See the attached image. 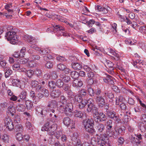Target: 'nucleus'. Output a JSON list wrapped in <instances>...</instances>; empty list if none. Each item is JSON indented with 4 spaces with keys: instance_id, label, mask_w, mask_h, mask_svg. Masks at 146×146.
Instances as JSON below:
<instances>
[{
    "instance_id": "5",
    "label": "nucleus",
    "mask_w": 146,
    "mask_h": 146,
    "mask_svg": "<svg viewBox=\"0 0 146 146\" xmlns=\"http://www.w3.org/2000/svg\"><path fill=\"white\" fill-rule=\"evenodd\" d=\"M99 145L101 146H110V141L107 138H100L98 141Z\"/></svg>"
},
{
    "instance_id": "27",
    "label": "nucleus",
    "mask_w": 146,
    "mask_h": 146,
    "mask_svg": "<svg viewBox=\"0 0 146 146\" xmlns=\"http://www.w3.org/2000/svg\"><path fill=\"white\" fill-rule=\"evenodd\" d=\"M105 97H108L109 98L111 99L114 97V95L111 92L109 91H105L104 93Z\"/></svg>"
},
{
    "instance_id": "37",
    "label": "nucleus",
    "mask_w": 146,
    "mask_h": 146,
    "mask_svg": "<svg viewBox=\"0 0 146 146\" xmlns=\"http://www.w3.org/2000/svg\"><path fill=\"white\" fill-rule=\"evenodd\" d=\"M106 134L109 137H111L113 135V132L111 128L107 129Z\"/></svg>"
},
{
    "instance_id": "42",
    "label": "nucleus",
    "mask_w": 146,
    "mask_h": 146,
    "mask_svg": "<svg viewBox=\"0 0 146 146\" xmlns=\"http://www.w3.org/2000/svg\"><path fill=\"white\" fill-rule=\"evenodd\" d=\"M75 116L76 117L81 118L83 115V114L81 111H76L75 112Z\"/></svg>"
},
{
    "instance_id": "64",
    "label": "nucleus",
    "mask_w": 146,
    "mask_h": 146,
    "mask_svg": "<svg viewBox=\"0 0 146 146\" xmlns=\"http://www.w3.org/2000/svg\"><path fill=\"white\" fill-rule=\"evenodd\" d=\"M31 38L29 39L28 42L31 44L35 43L36 40L35 38L31 36Z\"/></svg>"
},
{
    "instance_id": "52",
    "label": "nucleus",
    "mask_w": 146,
    "mask_h": 146,
    "mask_svg": "<svg viewBox=\"0 0 146 146\" xmlns=\"http://www.w3.org/2000/svg\"><path fill=\"white\" fill-rule=\"evenodd\" d=\"M16 139L19 141L23 139V136L20 133H18L16 135Z\"/></svg>"
},
{
    "instance_id": "12",
    "label": "nucleus",
    "mask_w": 146,
    "mask_h": 146,
    "mask_svg": "<svg viewBox=\"0 0 146 146\" xmlns=\"http://www.w3.org/2000/svg\"><path fill=\"white\" fill-rule=\"evenodd\" d=\"M98 108L92 103H90L88 105V107L87 109V111L88 112L93 113L94 111L97 109Z\"/></svg>"
},
{
    "instance_id": "62",
    "label": "nucleus",
    "mask_w": 146,
    "mask_h": 146,
    "mask_svg": "<svg viewBox=\"0 0 146 146\" xmlns=\"http://www.w3.org/2000/svg\"><path fill=\"white\" fill-rule=\"evenodd\" d=\"M137 63V68H139L140 67H142L144 65V63L141 60H139V62H138Z\"/></svg>"
},
{
    "instance_id": "24",
    "label": "nucleus",
    "mask_w": 146,
    "mask_h": 146,
    "mask_svg": "<svg viewBox=\"0 0 146 146\" xmlns=\"http://www.w3.org/2000/svg\"><path fill=\"white\" fill-rule=\"evenodd\" d=\"M26 107L28 110L31 109L33 107V104L31 101L29 100H25Z\"/></svg>"
},
{
    "instance_id": "39",
    "label": "nucleus",
    "mask_w": 146,
    "mask_h": 146,
    "mask_svg": "<svg viewBox=\"0 0 146 146\" xmlns=\"http://www.w3.org/2000/svg\"><path fill=\"white\" fill-rule=\"evenodd\" d=\"M48 86L50 88H54L56 87V83L53 81H49L48 82Z\"/></svg>"
},
{
    "instance_id": "19",
    "label": "nucleus",
    "mask_w": 146,
    "mask_h": 146,
    "mask_svg": "<svg viewBox=\"0 0 146 146\" xmlns=\"http://www.w3.org/2000/svg\"><path fill=\"white\" fill-rule=\"evenodd\" d=\"M72 66L73 69L76 70H80L82 67V64L78 63H75L72 64Z\"/></svg>"
},
{
    "instance_id": "55",
    "label": "nucleus",
    "mask_w": 146,
    "mask_h": 146,
    "mask_svg": "<svg viewBox=\"0 0 146 146\" xmlns=\"http://www.w3.org/2000/svg\"><path fill=\"white\" fill-rule=\"evenodd\" d=\"M55 19H58L59 21L63 22V17L58 15H54Z\"/></svg>"
},
{
    "instance_id": "43",
    "label": "nucleus",
    "mask_w": 146,
    "mask_h": 146,
    "mask_svg": "<svg viewBox=\"0 0 146 146\" xmlns=\"http://www.w3.org/2000/svg\"><path fill=\"white\" fill-rule=\"evenodd\" d=\"M125 42L127 44L133 45L134 44L135 42L131 39H129L125 40Z\"/></svg>"
},
{
    "instance_id": "28",
    "label": "nucleus",
    "mask_w": 146,
    "mask_h": 146,
    "mask_svg": "<svg viewBox=\"0 0 146 146\" xmlns=\"http://www.w3.org/2000/svg\"><path fill=\"white\" fill-rule=\"evenodd\" d=\"M106 112L107 115L109 117L111 118H113L115 117L116 118H117V116H115V112H112L109 110L107 111Z\"/></svg>"
},
{
    "instance_id": "10",
    "label": "nucleus",
    "mask_w": 146,
    "mask_h": 146,
    "mask_svg": "<svg viewBox=\"0 0 146 146\" xmlns=\"http://www.w3.org/2000/svg\"><path fill=\"white\" fill-rule=\"evenodd\" d=\"M65 114L67 115H72L73 113L72 110V105L71 103H68L66 108Z\"/></svg>"
},
{
    "instance_id": "48",
    "label": "nucleus",
    "mask_w": 146,
    "mask_h": 146,
    "mask_svg": "<svg viewBox=\"0 0 146 146\" xmlns=\"http://www.w3.org/2000/svg\"><path fill=\"white\" fill-rule=\"evenodd\" d=\"M38 82L36 81H32L31 84V86L33 88H35L38 85Z\"/></svg>"
},
{
    "instance_id": "9",
    "label": "nucleus",
    "mask_w": 146,
    "mask_h": 146,
    "mask_svg": "<svg viewBox=\"0 0 146 146\" xmlns=\"http://www.w3.org/2000/svg\"><path fill=\"white\" fill-rule=\"evenodd\" d=\"M53 27L54 28V30H56L57 31H60L62 32L60 34L61 36H68V34L67 33H64L63 32L64 31V28L60 25H54Z\"/></svg>"
},
{
    "instance_id": "16",
    "label": "nucleus",
    "mask_w": 146,
    "mask_h": 146,
    "mask_svg": "<svg viewBox=\"0 0 146 146\" xmlns=\"http://www.w3.org/2000/svg\"><path fill=\"white\" fill-rule=\"evenodd\" d=\"M82 85V81L78 79L74 80L73 82V86L74 87H80Z\"/></svg>"
},
{
    "instance_id": "54",
    "label": "nucleus",
    "mask_w": 146,
    "mask_h": 146,
    "mask_svg": "<svg viewBox=\"0 0 146 146\" xmlns=\"http://www.w3.org/2000/svg\"><path fill=\"white\" fill-rule=\"evenodd\" d=\"M60 76L61 78L64 79V80L65 82H68L70 80V78L69 76H63L61 74L60 75Z\"/></svg>"
},
{
    "instance_id": "23",
    "label": "nucleus",
    "mask_w": 146,
    "mask_h": 146,
    "mask_svg": "<svg viewBox=\"0 0 146 146\" xmlns=\"http://www.w3.org/2000/svg\"><path fill=\"white\" fill-rule=\"evenodd\" d=\"M56 85L58 88H61L63 87L64 85L63 81L60 79H58L57 80L56 82Z\"/></svg>"
},
{
    "instance_id": "4",
    "label": "nucleus",
    "mask_w": 146,
    "mask_h": 146,
    "mask_svg": "<svg viewBox=\"0 0 146 146\" xmlns=\"http://www.w3.org/2000/svg\"><path fill=\"white\" fill-rule=\"evenodd\" d=\"M4 122L5 126L9 130L11 131L14 129V125L10 117H5L4 119Z\"/></svg>"
},
{
    "instance_id": "34",
    "label": "nucleus",
    "mask_w": 146,
    "mask_h": 146,
    "mask_svg": "<svg viewBox=\"0 0 146 146\" xmlns=\"http://www.w3.org/2000/svg\"><path fill=\"white\" fill-rule=\"evenodd\" d=\"M26 48L25 47H23L21 49L20 53V57H23L25 55Z\"/></svg>"
},
{
    "instance_id": "8",
    "label": "nucleus",
    "mask_w": 146,
    "mask_h": 146,
    "mask_svg": "<svg viewBox=\"0 0 146 146\" xmlns=\"http://www.w3.org/2000/svg\"><path fill=\"white\" fill-rule=\"evenodd\" d=\"M27 93L26 91H23L19 96L18 97L20 99L18 100L17 101L19 102L24 103L26 99Z\"/></svg>"
},
{
    "instance_id": "1",
    "label": "nucleus",
    "mask_w": 146,
    "mask_h": 146,
    "mask_svg": "<svg viewBox=\"0 0 146 146\" xmlns=\"http://www.w3.org/2000/svg\"><path fill=\"white\" fill-rule=\"evenodd\" d=\"M57 128L56 124L52 122H47L42 127L41 130L42 131H47L48 134L50 135L54 134L56 138L58 139L60 137L62 134V132L59 131H56V132H54Z\"/></svg>"
},
{
    "instance_id": "57",
    "label": "nucleus",
    "mask_w": 146,
    "mask_h": 146,
    "mask_svg": "<svg viewBox=\"0 0 146 146\" xmlns=\"http://www.w3.org/2000/svg\"><path fill=\"white\" fill-rule=\"evenodd\" d=\"M88 91L90 95L91 96H94V92L93 89L91 88H89L88 89Z\"/></svg>"
},
{
    "instance_id": "25",
    "label": "nucleus",
    "mask_w": 146,
    "mask_h": 146,
    "mask_svg": "<svg viewBox=\"0 0 146 146\" xmlns=\"http://www.w3.org/2000/svg\"><path fill=\"white\" fill-rule=\"evenodd\" d=\"M21 103L18 105L17 107V110L19 111H23L25 109V106L23 104L24 103L21 102Z\"/></svg>"
},
{
    "instance_id": "40",
    "label": "nucleus",
    "mask_w": 146,
    "mask_h": 146,
    "mask_svg": "<svg viewBox=\"0 0 146 146\" xmlns=\"http://www.w3.org/2000/svg\"><path fill=\"white\" fill-rule=\"evenodd\" d=\"M57 67L59 70L64 71V69L66 68V66L63 64H60L58 65Z\"/></svg>"
},
{
    "instance_id": "31",
    "label": "nucleus",
    "mask_w": 146,
    "mask_h": 146,
    "mask_svg": "<svg viewBox=\"0 0 146 146\" xmlns=\"http://www.w3.org/2000/svg\"><path fill=\"white\" fill-rule=\"evenodd\" d=\"M12 83L13 86H19L20 85V81L17 79H15L12 80Z\"/></svg>"
},
{
    "instance_id": "38",
    "label": "nucleus",
    "mask_w": 146,
    "mask_h": 146,
    "mask_svg": "<svg viewBox=\"0 0 146 146\" xmlns=\"http://www.w3.org/2000/svg\"><path fill=\"white\" fill-rule=\"evenodd\" d=\"M70 75L72 78H76L78 77V73L76 71H74L71 72Z\"/></svg>"
},
{
    "instance_id": "61",
    "label": "nucleus",
    "mask_w": 146,
    "mask_h": 146,
    "mask_svg": "<svg viewBox=\"0 0 146 146\" xmlns=\"http://www.w3.org/2000/svg\"><path fill=\"white\" fill-rule=\"evenodd\" d=\"M37 111L39 112L42 115H43L44 114H45V112H46V111L45 110H42L40 108H38V109L37 110Z\"/></svg>"
},
{
    "instance_id": "60",
    "label": "nucleus",
    "mask_w": 146,
    "mask_h": 146,
    "mask_svg": "<svg viewBox=\"0 0 146 146\" xmlns=\"http://www.w3.org/2000/svg\"><path fill=\"white\" fill-rule=\"evenodd\" d=\"M66 100L65 99V97L63 95L61 96L60 97V102L62 104L63 103H66Z\"/></svg>"
},
{
    "instance_id": "59",
    "label": "nucleus",
    "mask_w": 146,
    "mask_h": 146,
    "mask_svg": "<svg viewBox=\"0 0 146 146\" xmlns=\"http://www.w3.org/2000/svg\"><path fill=\"white\" fill-rule=\"evenodd\" d=\"M13 70L16 69L18 70L20 68V64L18 62L15 63L13 66Z\"/></svg>"
},
{
    "instance_id": "51",
    "label": "nucleus",
    "mask_w": 146,
    "mask_h": 146,
    "mask_svg": "<svg viewBox=\"0 0 146 146\" xmlns=\"http://www.w3.org/2000/svg\"><path fill=\"white\" fill-rule=\"evenodd\" d=\"M45 66L48 68H51L53 67V65L52 62L50 61H48L46 63Z\"/></svg>"
},
{
    "instance_id": "14",
    "label": "nucleus",
    "mask_w": 146,
    "mask_h": 146,
    "mask_svg": "<svg viewBox=\"0 0 146 146\" xmlns=\"http://www.w3.org/2000/svg\"><path fill=\"white\" fill-rule=\"evenodd\" d=\"M68 105V104L64 103L63 102L60 105V106L58 108V110L60 112L62 113H65L66 108Z\"/></svg>"
},
{
    "instance_id": "6",
    "label": "nucleus",
    "mask_w": 146,
    "mask_h": 146,
    "mask_svg": "<svg viewBox=\"0 0 146 146\" xmlns=\"http://www.w3.org/2000/svg\"><path fill=\"white\" fill-rule=\"evenodd\" d=\"M105 65L107 68L109 70L108 72L109 73L112 74L114 73L113 71L114 68V64L111 62L109 60L107 61L105 63Z\"/></svg>"
},
{
    "instance_id": "46",
    "label": "nucleus",
    "mask_w": 146,
    "mask_h": 146,
    "mask_svg": "<svg viewBox=\"0 0 146 146\" xmlns=\"http://www.w3.org/2000/svg\"><path fill=\"white\" fill-rule=\"evenodd\" d=\"M94 73L91 71H90L87 74V76L89 78V80H91L92 79L94 76Z\"/></svg>"
},
{
    "instance_id": "26",
    "label": "nucleus",
    "mask_w": 146,
    "mask_h": 146,
    "mask_svg": "<svg viewBox=\"0 0 146 146\" xmlns=\"http://www.w3.org/2000/svg\"><path fill=\"white\" fill-rule=\"evenodd\" d=\"M71 120L68 117H66L64 118L63 123L66 126H68L70 124Z\"/></svg>"
},
{
    "instance_id": "50",
    "label": "nucleus",
    "mask_w": 146,
    "mask_h": 146,
    "mask_svg": "<svg viewBox=\"0 0 146 146\" xmlns=\"http://www.w3.org/2000/svg\"><path fill=\"white\" fill-rule=\"evenodd\" d=\"M141 119L143 124L146 123V115L143 114L141 116Z\"/></svg>"
},
{
    "instance_id": "63",
    "label": "nucleus",
    "mask_w": 146,
    "mask_h": 146,
    "mask_svg": "<svg viewBox=\"0 0 146 146\" xmlns=\"http://www.w3.org/2000/svg\"><path fill=\"white\" fill-rule=\"evenodd\" d=\"M28 60L26 58H23L21 59L20 60L21 64H24L27 63L28 61Z\"/></svg>"
},
{
    "instance_id": "49",
    "label": "nucleus",
    "mask_w": 146,
    "mask_h": 146,
    "mask_svg": "<svg viewBox=\"0 0 146 146\" xmlns=\"http://www.w3.org/2000/svg\"><path fill=\"white\" fill-rule=\"evenodd\" d=\"M28 65L31 67H33L36 65V63L34 61H30L29 62Z\"/></svg>"
},
{
    "instance_id": "33",
    "label": "nucleus",
    "mask_w": 146,
    "mask_h": 146,
    "mask_svg": "<svg viewBox=\"0 0 146 146\" xmlns=\"http://www.w3.org/2000/svg\"><path fill=\"white\" fill-rule=\"evenodd\" d=\"M106 129H110L112 127V121L111 120H108L106 124Z\"/></svg>"
},
{
    "instance_id": "22",
    "label": "nucleus",
    "mask_w": 146,
    "mask_h": 146,
    "mask_svg": "<svg viewBox=\"0 0 146 146\" xmlns=\"http://www.w3.org/2000/svg\"><path fill=\"white\" fill-rule=\"evenodd\" d=\"M106 119L105 115L102 113H100L99 115L97 116V119H98L100 121H105Z\"/></svg>"
},
{
    "instance_id": "21",
    "label": "nucleus",
    "mask_w": 146,
    "mask_h": 146,
    "mask_svg": "<svg viewBox=\"0 0 146 146\" xmlns=\"http://www.w3.org/2000/svg\"><path fill=\"white\" fill-rule=\"evenodd\" d=\"M111 78V77L110 76H108L106 77L103 79L104 82L107 83L113 84L114 82Z\"/></svg>"
},
{
    "instance_id": "13",
    "label": "nucleus",
    "mask_w": 146,
    "mask_h": 146,
    "mask_svg": "<svg viewBox=\"0 0 146 146\" xmlns=\"http://www.w3.org/2000/svg\"><path fill=\"white\" fill-rule=\"evenodd\" d=\"M96 129L98 133L102 134L104 132L105 126L102 124H99L97 125Z\"/></svg>"
},
{
    "instance_id": "32",
    "label": "nucleus",
    "mask_w": 146,
    "mask_h": 146,
    "mask_svg": "<svg viewBox=\"0 0 146 146\" xmlns=\"http://www.w3.org/2000/svg\"><path fill=\"white\" fill-rule=\"evenodd\" d=\"M26 127L27 129L32 131L33 129V126L31 124V123L27 121L25 123Z\"/></svg>"
},
{
    "instance_id": "58",
    "label": "nucleus",
    "mask_w": 146,
    "mask_h": 146,
    "mask_svg": "<svg viewBox=\"0 0 146 146\" xmlns=\"http://www.w3.org/2000/svg\"><path fill=\"white\" fill-rule=\"evenodd\" d=\"M56 59L58 61L61 62L64 61L66 60L64 57L61 56H57L56 57Z\"/></svg>"
},
{
    "instance_id": "20",
    "label": "nucleus",
    "mask_w": 146,
    "mask_h": 146,
    "mask_svg": "<svg viewBox=\"0 0 146 146\" xmlns=\"http://www.w3.org/2000/svg\"><path fill=\"white\" fill-rule=\"evenodd\" d=\"M15 110L13 106H9L7 110V112L8 113H10L12 115H13L15 113Z\"/></svg>"
},
{
    "instance_id": "2",
    "label": "nucleus",
    "mask_w": 146,
    "mask_h": 146,
    "mask_svg": "<svg viewBox=\"0 0 146 146\" xmlns=\"http://www.w3.org/2000/svg\"><path fill=\"white\" fill-rule=\"evenodd\" d=\"M16 33L13 30H11L6 33L5 36L11 44H15L17 42V36Z\"/></svg>"
},
{
    "instance_id": "45",
    "label": "nucleus",
    "mask_w": 146,
    "mask_h": 146,
    "mask_svg": "<svg viewBox=\"0 0 146 146\" xmlns=\"http://www.w3.org/2000/svg\"><path fill=\"white\" fill-rule=\"evenodd\" d=\"M116 128L115 127L114 130L115 131L113 132V135L112 137H113L114 138H116L118 137V136L119 135L118 132L117 131H116Z\"/></svg>"
},
{
    "instance_id": "11",
    "label": "nucleus",
    "mask_w": 146,
    "mask_h": 146,
    "mask_svg": "<svg viewBox=\"0 0 146 146\" xmlns=\"http://www.w3.org/2000/svg\"><path fill=\"white\" fill-rule=\"evenodd\" d=\"M108 50L109 51V53L108 54V55L113 57L114 59L115 60H118L119 58V54L116 53L111 48L108 49Z\"/></svg>"
},
{
    "instance_id": "3",
    "label": "nucleus",
    "mask_w": 146,
    "mask_h": 146,
    "mask_svg": "<svg viewBox=\"0 0 146 146\" xmlns=\"http://www.w3.org/2000/svg\"><path fill=\"white\" fill-rule=\"evenodd\" d=\"M94 121L92 119H86L84 123V127L86 130L90 133H93L95 132L94 129Z\"/></svg>"
},
{
    "instance_id": "44",
    "label": "nucleus",
    "mask_w": 146,
    "mask_h": 146,
    "mask_svg": "<svg viewBox=\"0 0 146 146\" xmlns=\"http://www.w3.org/2000/svg\"><path fill=\"white\" fill-rule=\"evenodd\" d=\"M50 77V75L49 73H47L45 74L43 77V80L46 81L49 80Z\"/></svg>"
},
{
    "instance_id": "53",
    "label": "nucleus",
    "mask_w": 146,
    "mask_h": 146,
    "mask_svg": "<svg viewBox=\"0 0 146 146\" xmlns=\"http://www.w3.org/2000/svg\"><path fill=\"white\" fill-rule=\"evenodd\" d=\"M75 101L78 102H80L83 99H82V97L78 95H76L74 97Z\"/></svg>"
},
{
    "instance_id": "29",
    "label": "nucleus",
    "mask_w": 146,
    "mask_h": 146,
    "mask_svg": "<svg viewBox=\"0 0 146 146\" xmlns=\"http://www.w3.org/2000/svg\"><path fill=\"white\" fill-rule=\"evenodd\" d=\"M116 128L117 131L118 132V133H119V134H123L125 130V127L123 126H121L120 127H115Z\"/></svg>"
},
{
    "instance_id": "41",
    "label": "nucleus",
    "mask_w": 146,
    "mask_h": 146,
    "mask_svg": "<svg viewBox=\"0 0 146 146\" xmlns=\"http://www.w3.org/2000/svg\"><path fill=\"white\" fill-rule=\"evenodd\" d=\"M140 31L142 34H146V27L144 26L140 27L139 29Z\"/></svg>"
},
{
    "instance_id": "15",
    "label": "nucleus",
    "mask_w": 146,
    "mask_h": 146,
    "mask_svg": "<svg viewBox=\"0 0 146 146\" xmlns=\"http://www.w3.org/2000/svg\"><path fill=\"white\" fill-rule=\"evenodd\" d=\"M92 100V99H90L87 101L86 100H82L79 102V107L80 108H83L87 104V103H89V102H91Z\"/></svg>"
},
{
    "instance_id": "56",
    "label": "nucleus",
    "mask_w": 146,
    "mask_h": 146,
    "mask_svg": "<svg viewBox=\"0 0 146 146\" xmlns=\"http://www.w3.org/2000/svg\"><path fill=\"white\" fill-rule=\"evenodd\" d=\"M1 138L5 142H7L9 140V137L8 135L6 134L3 135L1 137Z\"/></svg>"
},
{
    "instance_id": "47",
    "label": "nucleus",
    "mask_w": 146,
    "mask_h": 146,
    "mask_svg": "<svg viewBox=\"0 0 146 146\" xmlns=\"http://www.w3.org/2000/svg\"><path fill=\"white\" fill-rule=\"evenodd\" d=\"M93 113H94L95 115L96 116L95 117V116H94V118L95 121H96V119H97V116L99 115L100 114V113H99L98 112V108L95 111H94ZM98 120L96 121L97 122H98Z\"/></svg>"
},
{
    "instance_id": "35",
    "label": "nucleus",
    "mask_w": 146,
    "mask_h": 146,
    "mask_svg": "<svg viewBox=\"0 0 146 146\" xmlns=\"http://www.w3.org/2000/svg\"><path fill=\"white\" fill-rule=\"evenodd\" d=\"M26 74L28 77L31 78L33 75L34 72L32 70H27Z\"/></svg>"
},
{
    "instance_id": "30",
    "label": "nucleus",
    "mask_w": 146,
    "mask_h": 146,
    "mask_svg": "<svg viewBox=\"0 0 146 146\" xmlns=\"http://www.w3.org/2000/svg\"><path fill=\"white\" fill-rule=\"evenodd\" d=\"M12 73V70L9 68H7L5 72V77L6 78L9 77Z\"/></svg>"
},
{
    "instance_id": "7",
    "label": "nucleus",
    "mask_w": 146,
    "mask_h": 146,
    "mask_svg": "<svg viewBox=\"0 0 146 146\" xmlns=\"http://www.w3.org/2000/svg\"><path fill=\"white\" fill-rule=\"evenodd\" d=\"M96 102L100 107H102L105 104V100L102 96H98L96 97Z\"/></svg>"
},
{
    "instance_id": "36",
    "label": "nucleus",
    "mask_w": 146,
    "mask_h": 146,
    "mask_svg": "<svg viewBox=\"0 0 146 146\" xmlns=\"http://www.w3.org/2000/svg\"><path fill=\"white\" fill-rule=\"evenodd\" d=\"M41 53L43 55H46L48 53L49 54L50 52V51L49 49L47 48L44 49L43 50H40Z\"/></svg>"
},
{
    "instance_id": "18",
    "label": "nucleus",
    "mask_w": 146,
    "mask_h": 146,
    "mask_svg": "<svg viewBox=\"0 0 146 146\" xmlns=\"http://www.w3.org/2000/svg\"><path fill=\"white\" fill-rule=\"evenodd\" d=\"M57 103L55 100H53L49 102L47 107L48 108H56Z\"/></svg>"
},
{
    "instance_id": "17",
    "label": "nucleus",
    "mask_w": 146,
    "mask_h": 146,
    "mask_svg": "<svg viewBox=\"0 0 146 146\" xmlns=\"http://www.w3.org/2000/svg\"><path fill=\"white\" fill-rule=\"evenodd\" d=\"M61 93V91L58 89L53 90L51 93V96L55 98L59 96Z\"/></svg>"
}]
</instances>
